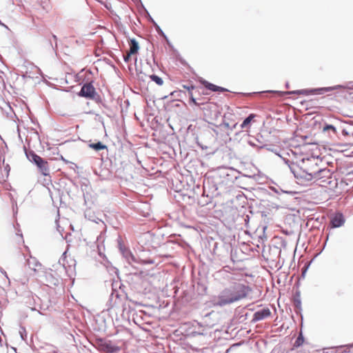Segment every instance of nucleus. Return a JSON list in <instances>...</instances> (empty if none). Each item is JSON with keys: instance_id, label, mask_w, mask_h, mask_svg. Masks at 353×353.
<instances>
[{"instance_id": "nucleus-1", "label": "nucleus", "mask_w": 353, "mask_h": 353, "mask_svg": "<svg viewBox=\"0 0 353 353\" xmlns=\"http://www.w3.org/2000/svg\"><path fill=\"white\" fill-rule=\"evenodd\" d=\"M251 291L249 286L241 283H234L223 289L212 299L214 305L223 307L237 302L247 296Z\"/></svg>"}, {"instance_id": "nucleus-2", "label": "nucleus", "mask_w": 353, "mask_h": 353, "mask_svg": "<svg viewBox=\"0 0 353 353\" xmlns=\"http://www.w3.org/2000/svg\"><path fill=\"white\" fill-rule=\"evenodd\" d=\"M279 156L282 158L285 163L288 165L291 172L294 174V177L300 181V183H305L313 180L315 181L314 170L310 169L309 170H306L300 168L296 163L293 162V161L288 159L282 155Z\"/></svg>"}, {"instance_id": "nucleus-3", "label": "nucleus", "mask_w": 353, "mask_h": 353, "mask_svg": "<svg viewBox=\"0 0 353 353\" xmlns=\"http://www.w3.org/2000/svg\"><path fill=\"white\" fill-rule=\"evenodd\" d=\"M340 88L353 90V81L347 83L345 85H337L332 86V87H326V88H317V89L299 90L288 92L287 94H305V95H307L309 94H323L325 92L332 91V90H338Z\"/></svg>"}, {"instance_id": "nucleus-4", "label": "nucleus", "mask_w": 353, "mask_h": 353, "mask_svg": "<svg viewBox=\"0 0 353 353\" xmlns=\"http://www.w3.org/2000/svg\"><path fill=\"white\" fill-rule=\"evenodd\" d=\"M37 279L49 287L56 286L59 283V279L54 276L52 270H41L38 273Z\"/></svg>"}, {"instance_id": "nucleus-5", "label": "nucleus", "mask_w": 353, "mask_h": 353, "mask_svg": "<svg viewBox=\"0 0 353 353\" xmlns=\"http://www.w3.org/2000/svg\"><path fill=\"white\" fill-rule=\"evenodd\" d=\"M26 155L30 161L34 163L37 165L38 168L43 175L47 176L49 174L47 161H45L41 157L31 150L26 151Z\"/></svg>"}, {"instance_id": "nucleus-6", "label": "nucleus", "mask_w": 353, "mask_h": 353, "mask_svg": "<svg viewBox=\"0 0 353 353\" xmlns=\"http://www.w3.org/2000/svg\"><path fill=\"white\" fill-rule=\"evenodd\" d=\"M314 174L315 181L323 183V184H321V185L325 186L326 184L331 183L330 179L332 175V172L327 168L314 170Z\"/></svg>"}, {"instance_id": "nucleus-7", "label": "nucleus", "mask_w": 353, "mask_h": 353, "mask_svg": "<svg viewBox=\"0 0 353 353\" xmlns=\"http://www.w3.org/2000/svg\"><path fill=\"white\" fill-rule=\"evenodd\" d=\"M97 345L100 351L105 353H116L119 351V347L114 345L111 341L105 339H98L97 341Z\"/></svg>"}, {"instance_id": "nucleus-8", "label": "nucleus", "mask_w": 353, "mask_h": 353, "mask_svg": "<svg viewBox=\"0 0 353 353\" xmlns=\"http://www.w3.org/2000/svg\"><path fill=\"white\" fill-rule=\"evenodd\" d=\"M95 94V88L91 83L84 84L81 89L79 96L92 99Z\"/></svg>"}, {"instance_id": "nucleus-9", "label": "nucleus", "mask_w": 353, "mask_h": 353, "mask_svg": "<svg viewBox=\"0 0 353 353\" xmlns=\"http://www.w3.org/2000/svg\"><path fill=\"white\" fill-rule=\"evenodd\" d=\"M345 218L342 213L337 212L332 215L330 219V225L333 228H339L345 223Z\"/></svg>"}, {"instance_id": "nucleus-10", "label": "nucleus", "mask_w": 353, "mask_h": 353, "mask_svg": "<svg viewBox=\"0 0 353 353\" xmlns=\"http://www.w3.org/2000/svg\"><path fill=\"white\" fill-rule=\"evenodd\" d=\"M271 312L269 308H263L254 314L253 321H259L269 317Z\"/></svg>"}, {"instance_id": "nucleus-11", "label": "nucleus", "mask_w": 353, "mask_h": 353, "mask_svg": "<svg viewBox=\"0 0 353 353\" xmlns=\"http://www.w3.org/2000/svg\"><path fill=\"white\" fill-rule=\"evenodd\" d=\"M26 264L30 269L32 270L34 272H37V274L41 270V264L34 257L30 256V259H27Z\"/></svg>"}, {"instance_id": "nucleus-12", "label": "nucleus", "mask_w": 353, "mask_h": 353, "mask_svg": "<svg viewBox=\"0 0 353 353\" xmlns=\"http://www.w3.org/2000/svg\"><path fill=\"white\" fill-rule=\"evenodd\" d=\"M203 85H205V87L213 92H224V91H226L227 90L222 88V87H219V86H217L216 85H214L211 83H209L208 81H204L203 82Z\"/></svg>"}, {"instance_id": "nucleus-13", "label": "nucleus", "mask_w": 353, "mask_h": 353, "mask_svg": "<svg viewBox=\"0 0 353 353\" xmlns=\"http://www.w3.org/2000/svg\"><path fill=\"white\" fill-rule=\"evenodd\" d=\"M139 49V43L138 42L134 39L130 40V54H135L138 52V50Z\"/></svg>"}, {"instance_id": "nucleus-14", "label": "nucleus", "mask_w": 353, "mask_h": 353, "mask_svg": "<svg viewBox=\"0 0 353 353\" xmlns=\"http://www.w3.org/2000/svg\"><path fill=\"white\" fill-rule=\"evenodd\" d=\"M89 147L96 151L107 149V146L100 141H98L97 143H90Z\"/></svg>"}, {"instance_id": "nucleus-15", "label": "nucleus", "mask_w": 353, "mask_h": 353, "mask_svg": "<svg viewBox=\"0 0 353 353\" xmlns=\"http://www.w3.org/2000/svg\"><path fill=\"white\" fill-rule=\"evenodd\" d=\"M255 115L254 114H250L248 117H246L243 123L241 124V128L242 129L246 128L250 123L251 121L254 118Z\"/></svg>"}, {"instance_id": "nucleus-16", "label": "nucleus", "mask_w": 353, "mask_h": 353, "mask_svg": "<svg viewBox=\"0 0 353 353\" xmlns=\"http://www.w3.org/2000/svg\"><path fill=\"white\" fill-rule=\"evenodd\" d=\"M150 79L159 85H162L163 83V79L157 75L152 74L150 76Z\"/></svg>"}, {"instance_id": "nucleus-17", "label": "nucleus", "mask_w": 353, "mask_h": 353, "mask_svg": "<svg viewBox=\"0 0 353 353\" xmlns=\"http://www.w3.org/2000/svg\"><path fill=\"white\" fill-rule=\"evenodd\" d=\"M328 130H331L334 134H336V129L334 125L330 124H325L323 128V131L327 132Z\"/></svg>"}, {"instance_id": "nucleus-18", "label": "nucleus", "mask_w": 353, "mask_h": 353, "mask_svg": "<svg viewBox=\"0 0 353 353\" xmlns=\"http://www.w3.org/2000/svg\"><path fill=\"white\" fill-rule=\"evenodd\" d=\"M303 343V337L301 334H300L296 340L295 341V343H294V346L295 347H299L301 346Z\"/></svg>"}, {"instance_id": "nucleus-19", "label": "nucleus", "mask_w": 353, "mask_h": 353, "mask_svg": "<svg viewBox=\"0 0 353 353\" xmlns=\"http://www.w3.org/2000/svg\"><path fill=\"white\" fill-rule=\"evenodd\" d=\"M65 254H66V252H63L62 256L60 258V259L59 260V263L60 264H62L63 267L65 269V270L68 272V270H67V267H66V265L65 263Z\"/></svg>"}, {"instance_id": "nucleus-20", "label": "nucleus", "mask_w": 353, "mask_h": 353, "mask_svg": "<svg viewBox=\"0 0 353 353\" xmlns=\"http://www.w3.org/2000/svg\"><path fill=\"white\" fill-rule=\"evenodd\" d=\"M154 26H155V27H156V30H157V31L158 32V33H159V34H161V36H163V37L166 38L165 34H164V32L162 31V30L159 28V26L157 23H155L154 22Z\"/></svg>"}, {"instance_id": "nucleus-21", "label": "nucleus", "mask_w": 353, "mask_h": 353, "mask_svg": "<svg viewBox=\"0 0 353 353\" xmlns=\"http://www.w3.org/2000/svg\"><path fill=\"white\" fill-rule=\"evenodd\" d=\"M31 310H36V311H38V312H39V314H43V313L41 312V310H43V307H42V306H41V305H35L34 307H31Z\"/></svg>"}, {"instance_id": "nucleus-22", "label": "nucleus", "mask_w": 353, "mask_h": 353, "mask_svg": "<svg viewBox=\"0 0 353 353\" xmlns=\"http://www.w3.org/2000/svg\"><path fill=\"white\" fill-rule=\"evenodd\" d=\"M131 55H132V54H130V52H128L126 55H124L123 59H124L125 62H126V63L129 62Z\"/></svg>"}, {"instance_id": "nucleus-23", "label": "nucleus", "mask_w": 353, "mask_h": 353, "mask_svg": "<svg viewBox=\"0 0 353 353\" xmlns=\"http://www.w3.org/2000/svg\"><path fill=\"white\" fill-rule=\"evenodd\" d=\"M24 332H26L25 328L21 327V329L19 330V333H20V335H21V337L22 338V339H24V337H23V333Z\"/></svg>"}, {"instance_id": "nucleus-24", "label": "nucleus", "mask_w": 353, "mask_h": 353, "mask_svg": "<svg viewBox=\"0 0 353 353\" xmlns=\"http://www.w3.org/2000/svg\"><path fill=\"white\" fill-rule=\"evenodd\" d=\"M183 88L189 91V94L191 92V90L194 88V87L193 85H191V86L184 85Z\"/></svg>"}, {"instance_id": "nucleus-25", "label": "nucleus", "mask_w": 353, "mask_h": 353, "mask_svg": "<svg viewBox=\"0 0 353 353\" xmlns=\"http://www.w3.org/2000/svg\"><path fill=\"white\" fill-rule=\"evenodd\" d=\"M128 255L129 257L128 256H126L128 258V260L130 261V259H131L132 261H135L134 256L131 253H129Z\"/></svg>"}, {"instance_id": "nucleus-26", "label": "nucleus", "mask_w": 353, "mask_h": 353, "mask_svg": "<svg viewBox=\"0 0 353 353\" xmlns=\"http://www.w3.org/2000/svg\"><path fill=\"white\" fill-rule=\"evenodd\" d=\"M190 98L191 101H192L194 104H196V99L194 98L192 92L190 93Z\"/></svg>"}, {"instance_id": "nucleus-27", "label": "nucleus", "mask_w": 353, "mask_h": 353, "mask_svg": "<svg viewBox=\"0 0 353 353\" xmlns=\"http://www.w3.org/2000/svg\"><path fill=\"white\" fill-rule=\"evenodd\" d=\"M116 296L117 299L119 298V294L117 293V294H114V292H112L110 295V300L112 301L114 296Z\"/></svg>"}, {"instance_id": "nucleus-28", "label": "nucleus", "mask_w": 353, "mask_h": 353, "mask_svg": "<svg viewBox=\"0 0 353 353\" xmlns=\"http://www.w3.org/2000/svg\"><path fill=\"white\" fill-rule=\"evenodd\" d=\"M283 192H285V193H287V194H292L294 192H292V191H283L281 190Z\"/></svg>"}, {"instance_id": "nucleus-29", "label": "nucleus", "mask_w": 353, "mask_h": 353, "mask_svg": "<svg viewBox=\"0 0 353 353\" xmlns=\"http://www.w3.org/2000/svg\"><path fill=\"white\" fill-rule=\"evenodd\" d=\"M52 38L55 41V42L57 43V36L56 35H52Z\"/></svg>"}, {"instance_id": "nucleus-30", "label": "nucleus", "mask_w": 353, "mask_h": 353, "mask_svg": "<svg viewBox=\"0 0 353 353\" xmlns=\"http://www.w3.org/2000/svg\"><path fill=\"white\" fill-rule=\"evenodd\" d=\"M223 125H224V126L225 128H229V123H224Z\"/></svg>"}, {"instance_id": "nucleus-31", "label": "nucleus", "mask_w": 353, "mask_h": 353, "mask_svg": "<svg viewBox=\"0 0 353 353\" xmlns=\"http://www.w3.org/2000/svg\"><path fill=\"white\" fill-rule=\"evenodd\" d=\"M219 274L223 275L224 274H225V272L224 271H220L219 272Z\"/></svg>"}, {"instance_id": "nucleus-32", "label": "nucleus", "mask_w": 353, "mask_h": 353, "mask_svg": "<svg viewBox=\"0 0 353 353\" xmlns=\"http://www.w3.org/2000/svg\"><path fill=\"white\" fill-rule=\"evenodd\" d=\"M272 190L276 192V193H279V191L276 189V188H272Z\"/></svg>"}, {"instance_id": "nucleus-33", "label": "nucleus", "mask_w": 353, "mask_h": 353, "mask_svg": "<svg viewBox=\"0 0 353 353\" xmlns=\"http://www.w3.org/2000/svg\"><path fill=\"white\" fill-rule=\"evenodd\" d=\"M285 87H286L287 88H289V83H288V82H287V83H285Z\"/></svg>"}, {"instance_id": "nucleus-34", "label": "nucleus", "mask_w": 353, "mask_h": 353, "mask_svg": "<svg viewBox=\"0 0 353 353\" xmlns=\"http://www.w3.org/2000/svg\"><path fill=\"white\" fill-rule=\"evenodd\" d=\"M36 299L37 301H40V299L38 296H37Z\"/></svg>"}, {"instance_id": "nucleus-35", "label": "nucleus", "mask_w": 353, "mask_h": 353, "mask_svg": "<svg viewBox=\"0 0 353 353\" xmlns=\"http://www.w3.org/2000/svg\"><path fill=\"white\" fill-rule=\"evenodd\" d=\"M0 24L2 25L3 26H5V25L3 23H2L1 21H0Z\"/></svg>"}]
</instances>
